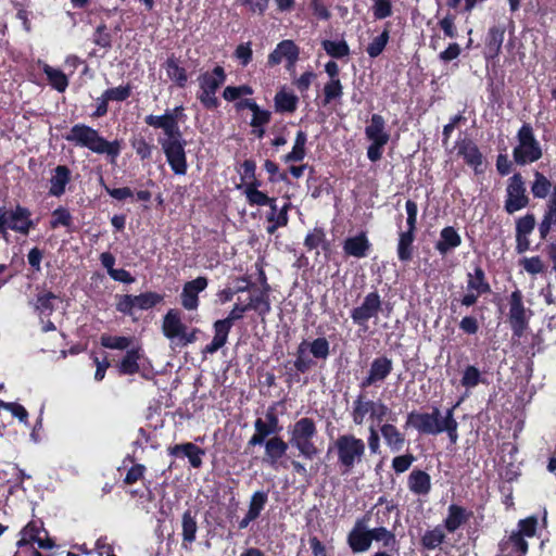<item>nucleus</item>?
Here are the masks:
<instances>
[{
    "label": "nucleus",
    "mask_w": 556,
    "mask_h": 556,
    "mask_svg": "<svg viewBox=\"0 0 556 556\" xmlns=\"http://www.w3.org/2000/svg\"><path fill=\"white\" fill-rule=\"evenodd\" d=\"M265 456L264 462L271 468H277L279 460L286 455L289 443L286 442L281 437L274 435L264 442Z\"/></svg>",
    "instance_id": "obj_23"
},
{
    "label": "nucleus",
    "mask_w": 556,
    "mask_h": 556,
    "mask_svg": "<svg viewBox=\"0 0 556 556\" xmlns=\"http://www.w3.org/2000/svg\"><path fill=\"white\" fill-rule=\"evenodd\" d=\"M390 39V23L388 22L381 31V34L372 39L371 42L366 48V52L371 59L378 58L383 50L386 49V46L388 45Z\"/></svg>",
    "instance_id": "obj_46"
},
{
    "label": "nucleus",
    "mask_w": 556,
    "mask_h": 556,
    "mask_svg": "<svg viewBox=\"0 0 556 556\" xmlns=\"http://www.w3.org/2000/svg\"><path fill=\"white\" fill-rule=\"evenodd\" d=\"M380 432L387 446L392 452H400L404 447L406 443L405 434L401 432L393 424H383L380 427Z\"/></svg>",
    "instance_id": "obj_34"
},
{
    "label": "nucleus",
    "mask_w": 556,
    "mask_h": 556,
    "mask_svg": "<svg viewBox=\"0 0 556 556\" xmlns=\"http://www.w3.org/2000/svg\"><path fill=\"white\" fill-rule=\"evenodd\" d=\"M65 139L96 154H105L112 163L115 162L122 152L121 140L114 139L109 141L100 135L98 129L83 123L72 126Z\"/></svg>",
    "instance_id": "obj_1"
},
{
    "label": "nucleus",
    "mask_w": 556,
    "mask_h": 556,
    "mask_svg": "<svg viewBox=\"0 0 556 556\" xmlns=\"http://www.w3.org/2000/svg\"><path fill=\"white\" fill-rule=\"evenodd\" d=\"M371 11L376 20H384L392 15L393 5L391 0H371Z\"/></svg>",
    "instance_id": "obj_62"
},
{
    "label": "nucleus",
    "mask_w": 556,
    "mask_h": 556,
    "mask_svg": "<svg viewBox=\"0 0 556 556\" xmlns=\"http://www.w3.org/2000/svg\"><path fill=\"white\" fill-rule=\"evenodd\" d=\"M254 433L248 441V446L263 445L269 435H278L262 418H256L254 421Z\"/></svg>",
    "instance_id": "obj_42"
},
{
    "label": "nucleus",
    "mask_w": 556,
    "mask_h": 556,
    "mask_svg": "<svg viewBox=\"0 0 556 556\" xmlns=\"http://www.w3.org/2000/svg\"><path fill=\"white\" fill-rule=\"evenodd\" d=\"M372 542L381 543L386 549L397 552L400 542L396 539L394 530H389L387 527L371 528Z\"/></svg>",
    "instance_id": "obj_38"
},
{
    "label": "nucleus",
    "mask_w": 556,
    "mask_h": 556,
    "mask_svg": "<svg viewBox=\"0 0 556 556\" xmlns=\"http://www.w3.org/2000/svg\"><path fill=\"white\" fill-rule=\"evenodd\" d=\"M207 285L208 279L204 276L187 281L180 294L182 307L188 311L197 309L199 306V293L204 291Z\"/></svg>",
    "instance_id": "obj_18"
},
{
    "label": "nucleus",
    "mask_w": 556,
    "mask_h": 556,
    "mask_svg": "<svg viewBox=\"0 0 556 556\" xmlns=\"http://www.w3.org/2000/svg\"><path fill=\"white\" fill-rule=\"evenodd\" d=\"M307 135L303 130H299L295 135L292 150L282 156L285 163L302 162L306 156Z\"/></svg>",
    "instance_id": "obj_39"
},
{
    "label": "nucleus",
    "mask_w": 556,
    "mask_h": 556,
    "mask_svg": "<svg viewBox=\"0 0 556 556\" xmlns=\"http://www.w3.org/2000/svg\"><path fill=\"white\" fill-rule=\"evenodd\" d=\"M506 28L504 25H493L489 28L485 37V46L502 48Z\"/></svg>",
    "instance_id": "obj_63"
},
{
    "label": "nucleus",
    "mask_w": 556,
    "mask_h": 556,
    "mask_svg": "<svg viewBox=\"0 0 556 556\" xmlns=\"http://www.w3.org/2000/svg\"><path fill=\"white\" fill-rule=\"evenodd\" d=\"M515 162L518 165H525L527 163H533L542 157V149L539 141L522 146L519 154H513Z\"/></svg>",
    "instance_id": "obj_43"
},
{
    "label": "nucleus",
    "mask_w": 556,
    "mask_h": 556,
    "mask_svg": "<svg viewBox=\"0 0 556 556\" xmlns=\"http://www.w3.org/2000/svg\"><path fill=\"white\" fill-rule=\"evenodd\" d=\"M245 305L249 311H254L262 318H265V316L271 311L270 298H267L260 292L251 295Z\"/></svg>",
    "instance_id": "obj_48"
},
{
    "label": "nucleus",
    "mask_w": 556,
    "mask_h": 556,
    "mask_svg": "<svg viewBox=\"0 0 556 556\" xmlns=\"http://www.w3.org/2000/svg\"><path fill=\"white\" fill-rule=\"evenodd\" d=\"M264 169L268 173V181L271 184L286 182L288 181V175L286 172H280L279 166L271 160H265L263 164Z\"/></svg>",
    "instance_id": "obj_64"
},
{
    "label": "nucleus",
    "mask_w": 556,
    "mask_h": 556,
    "mask_svg": "<svg viewBox=\"0 0 556 556\" xmlns=\"http://www.w3.org/2000/svg\"><path fill=\"white\" fill-rule=\"evenodd\" d=\"M106 99L110 101L124 102L132 93V86L130 84L121 85L118 87L108 88L104 90Z\"/></svg>",
    "instance_id": "obj_61"
},
{
    "label": "nucleus",
    "mask_w": 556,
    "mask_h": 556,
    "mask_svg": "<svg viewBox=\"0 0 556 556\" xmlns=\"http://www.w3.org/2000/svg\"><path fill=\"white\" fill-rule=\"evenodd\" d=\"M462 244V237L453 226H446L441 229L440 238L435 243V250L445 256L451 251L457 249Z\"/></svg>",
    "instance_id": "obj_30"
},
{
    "label": "nucleus",
    "mask_w": 556,
    "mask_h": 556,
    "mask_svg": "<svg viewBox=\"0 0 556 556\" xmlns=\"http://www.w3.org/2000/svg\"><path fill=\"white\" fill-rule=\"evenodd\" d=\"M321 47L326 53L333 59H342L350 55V47L344 39L321 41Z\"/></svg>",
    "instance_id": "obj_47"
},
{
    "label": "nucleus",
    "mask_w": 556,
    "mask_h": 556,
    "mask_svg": "<svg viewBox=\"0 0 556 556\" xmlns=\"http://www.w3.org/2000/svg\"><path fill=\"white\" fill-rule=\"evenodd\" d=\"M274 102L276 112L293 113L298 108L299 98L294 93L281 89L276 92Z\"/></svg>",
    "instance_id": "obj_41"
},
{
    "label": "nucleus",
    "mask_w": 556,
    "mask_h": 556,
    "mask_svg": "<svg viewBox=\"0 0 556 556\" xmlns=\"http://www.w3.org/2000/svg\"><path fill=\"white\" fill-rule=\"evenodd\" d=\"M300 48L291 39L281 40L276 48L268 54L267 65L276 66L286 60L287 68L290 70L299 60Z\"/></svg>",
    "instance_id": "obj_17"
},
{
    "label": "nucleus",
    "mask_w": 556,
    "mask_h": 556,
    "mask_svg": "<svg viewBox=\"0 0 556 556\" xmlns=\"http://www.w3.org/2000/svg\"><path fill=\"white\" fill-rule=\"evenodd\" d=\"M72 180V170L66 165H58L50 178L49 195L60 198L66 191V186Z\"/></svg>",
    "instance_id": "obj_27"
},
{
    "label": "nucleus",
    "mask_w": 556,
    "mask_h": 556,
    "mask_svg": "<svg viewBox=\"0 0 556 556\" xmlns=\"http://www.w3.org/2000/svg\"><path fill=\"white\" fill-rule=\"evenodd\" d=\"M181 530L182 546L187 548L197 540L198 532L197 513L190 508L182 514Z\"/></svg>",
    "instance_id": "obj_33"
},
{
    "label": "nucleus",
    "mask_w": 556,
    "mask_h": 556,
    "mask_svg": "<svg viewBox=\"0 0 556 556\" xmlns=\"http://www.w3.org/2000/svg\"><path fill=\"white\" fill-rule=\"evenodd\" d=\"M456 155L472 170L476 175H481L486 168V159L478 144L468 137L458 138L453 147Z\"/></svg>",
    "instance_id": "obj_10"
},
{
    "label": "nucleus",
    "mask_w": 556,
    "mask_h": 556,
    "mask_svg": "<svg viewBox=\"0 0 556 556\" xmlns=\"http://www.w3.org/2000/svg\"><path fill=\"white\" fill-rule=\"evenodd\" d=\"M21 535L22 538L16 543L20 553H25V548L34 547L35 543L41 549H51L55 546L54 540L49 536V532L40 519L29 521L21 530Z\"/></svg>",
    "instance_id": "obj_9"
},
{
    "label": "nucleus",
    "mask_w": 556,
    "mask_h": 556,
    "mask_svg": "<svg viewBox=\"0 0 556 556\" xmlns=\"http://www.w3.org/2000/svg\"><path fill=\"white\" fill-rule=\"evenodd\" d=\"M331 451L336 452L337 465L341 475H349L356 465L363 462L366 454V444L363 439L354 434H341L329 446L328 452Z\"/></svg>",
    "instance_id": "obj_3"
},
{
    "label": "nucleus",
    "mask_w": 556,
    "mask_h": 556,
    "mask_svg": "<svg viewBox=\"0 0 556 556\" xmlns=\"http://www.w3.org/2000/svg\"><path fill=\"white\" fill-rule=\"evenodd\" d=\"M517 139H518L519 144L517 147H515L514 151H513V154H516V155L519 154V152H521L522 146L538 141L535 139L533 128L529 123H525L520 127V129L518 130V134H517Z\"/></svg>",
    "instance_id": "obj_60"
},
{
    "label": "nucleus",
    "mask_w": 556,
    "mask_h": 556,
    "mask_svg": "<svg viewBox=\"0 0 556 556\" xmlns=\"http://www.w3.org/2000/svg\"><path fill=\"white\" fill-rule=\"evenodd\" d=\"M132 342V338L124 337V336H111V334H102L100 338V343L105 349L111 350H128Z\"/></svg>",
    "instance_id": "obj_51"
},
{
    "label": "nucleus",
    "mask_w": 556,
    "mask_h": 556,
    "mask_svg": "<svg viewBox=\"0 0 556 556\" xmlns=\"http://www.w3.org/2000/svg\"><path fill=\"white\" fill-rule=\"evenodd\" d=\"M162 332L168 340H177L176 344L182 348L197 341L199 329L188 331V327L181 320V312L170 308L163 316Z\"/></svg>",
    "instance_id": "obj_7"
},
{
    "label": "nucleus",
    "mask_w": 556,
    "mask_h": 556,
    "mask_svg": "<svg viewBox=\"0 0 556 556\" xmlns=\"http://www.w3.org/2000/svg\"><path fill=\"white\" fill-rule=\"evenodd\" d=\"M231 328L232 326L229 325L228 321H224V319L214 321V337L212 341L203 348V354H214L222 349L227 343Z\"/></svg>",
    "instance_id": "obj_28"
},
{
    "label": "nucleus",
    "mask_w": 556,
    "mask_h": 556,
    "mask_svg": "<svg viewBox=\"0 0 556 556\" xmlns=\"http://www.w3.org/2000/svg\"><path fill=\"white\" fill-rule=\"evenodd\" d=\"M141 358H143V350L140 346L128 349L116 364L118 374L121 376H132L139 372V361Z\"/></svg>",
    "instance_id": "obj_26"
},
{
    "label": "nucleus",
    "mask_w": 556,
    "mask_h": 556,
    "mask_svg": "<svg viewBox=\"0 0 556 556\" xmlns=\"http://www.w3.org/2000/svg\"><path fill=\"white\" fill-rule=\"evenodd\" d=\"M261 180L254 182H245L243 193L247 202L251 206H269V211H277L276 198L268 197L265 192L258 188L262 187Z\"/></svg>",
    "instance_id": "obj_20"
},
{
    "label": "nucleus",
    "mask_w": 556,
    "mask_h": 556,
    "mask_svg": "<svg viewBox=\"0 0 556 556\" xmlns=\"http://www.w3.org/2000/svg\"><path fill=\"white\" fill-rule=\"evenodd\" d=\"M393 361L387 355L375 357L367 370L366 376L361 380L358 387L361 390H366L372 386H380L392 372Z\"/></svg>",
    "instance_id": "obj_15"
},
{
    "label": "nucleus",
    "mask_w": 556,
    "mask_h": 556,
    "mask_svg": "<svg viewBox=\"0 0 556 556\" xmlns=\"http://www.w3.org/2000/svg\"><path fill=\"white\" fill-rule=\"evenodd\" d=\"M407 484L412 493L425 496L431 491V477L427 471L415 468L407 478Z\"/></svg>",
    "instance_id": "obj_31"
},
{
    "label": "nucleus",
    "mask_w": 556,
    "mask_h": 556,
    "mask_svg": "<svg viewBox=\"0 0 556 556\" xmlns=\"http://www.w3.org/2000/svg\"><path fill=\"white\" fill-rule=\"evenodd\" d=\"M529 205V198L526 193V186L520 173H515L509 179L506 188V200L504 208L508 214H514Z\"/></svg>",
    "instance_id": "obj_13"
},
{
    "label": "nucleus",
    "mask_w": 556,
    "mask_h": 556,
    "mask_svg": "<svg viewBox=\"0 0 556 556\" xmlns=\"http://www.w3.org/2000/svg\"><path fill=\"white\" fill-rule=\"evenodd\" d=\"M551 181L540 172H535L534 181L531 186V192L534 198L545 199L551 192Z\"/></svg>",
    "instance_id": "obj_56"
},
{
    "label": "nucleus",
    "mask_w": 556,
    "mask_h": 556,
    "mask_svg": "<svg viewBox=\"0 0 556 556\" xmlns=\"http://www.w3.org/2000/svg\"><path fill=\"white\" fill-rule=\"evenodd\" d=\"M442 525L435 526L433 529L426 530L420 539V545L427 551H433L445 542L446 535Z\"/></svg>",
    "instance_id": "obj_40"
},
{
    "label": "nucleus",
    "mask_w": 556,
    "mask_h": 556,
    "mask_svg": "<svg viewBox=\"0 0 556 556\" xmlns=\"http://www.w3.org/2000/svg\"><path fill=\"white\" fill-rule=\"evenodd\" d=\"M227 75L223 66L217 65L212 71H206L199 75L198 81L200 92L197 98L206 110H215L219 106V100L216 97L217 90L226 81Z\"/></svg>",
    "instance_id": "obj_5"
},
{
    "label": "nucleus",
    "mask_w": 556,
    "mask_h": 556,
    "mask_svg": "<svg viewBox=\"0 0 556 556\" xmlns=\"http://www.w3.org/2000/svg\"><path fill=\"white\" fill-rule=\"evenodd\" d=\"M330 355V342L325 337H318L309 341L303 339L295 351V359L292 365L296 370L290 381L299 382V374H306L317 366V361L326 362Z\"/></svg>",
    "instance_id": "obj_2"
},
{
    "label": "nucleus",
    "mask_w": 556,
    "mask_h": 556,
    "mask_svg": "<svg viewBox=\"0 0 556 556\" xmlns=\"http://www.w3.org/2000/svg\"><path fill=\"white\" fill-rule=\"evenodd\" d=\"M371 243L366 232L362 231L354 237H349L343 242V251L346 256L364 258L368 255Z\"/></svg>",
    "instance_id": "obj_25"
},
{
    "label": "nucleus",
    "mask_w": 556,
    "mask_h": 556,
    "mask_svg": "<svg viewBox=\"0 0 556 556\" xmlns=\"http://www.w3.org/2000/svg\"><path fill=\"white\" fill-rule=\"evenodd\" d=\"M535 217L528 213L516 222V251L521 254L530 249L528 236L534 230Z\"/></svg>",
    "instance_id": "obj_22"
},
{
    "label": "nucleus",
    "mask_w": 556,
    "mask_h": 556,
    "mask_svg": "<svg viewBox=\"0 0 556 556\" xmlns=\"http://www.w3.org/2000/svg\"><path fill=\"white\" fill-rule=\"evenodd\" d=\"M508 323L514 337L521 338L529 327L533 315L532 311L525 306L523 294L519 289L514 290L508 298Z\"/></svg>",
    "instance_id": "obj_8"
},
{
    "label": "nucleus",
    "mask_w": 556,
    "mask_h": 556,
    "mask_svg": "<svg viewBox=\"0 0 556 556\" xmlns=\"http://www.w3.org/2000/svg\"><path fill=\"white\" fill-rule=\"evenodd\" d=\"M460 383L466 389H472L480 383H486V381L482 378L481 371L478 367L475 365H468L463 371Z\"/></svg>",
    "instance_id": "obj_50"
},
{
    "label": "nucleus",
    "mask_w": 556,
    "mask_h": 556,
    "mask_svg": "<svg viewBox=\"0 0 556 556\" xmlns=\"http://www.w3.org/2000/svg\"><path fill=\"white\" fill-rule=\"evenodd\" d=\"M160 144L174 174L185 175L188 169L187 155L185 150L187 142L176 140H160Z\"/></svg>",
    "instance_id": "obj_16"
},
{
    "label": "nucleus",
    "mask_w": 556,
    "mask_h": 556,
    "mask_svg": "<svg viewBox=\"0 0 556 556\" xmlns=\"http://www.w3.org/2000/svg\"><path fill=\"white\" fill-rule=\"evenodd\" d=\"M92 41L94 45L109 50L112 48V35L108 29V26L104 22L100 23L92 36Z\"/></svg>",
    "instance_id": "obj_59"
},
{
    "label": "nucleus",
    "mask_w": 556,
    "mask_h": 556,
    "mask_svg": "<svg viewBox=\"0 0 556 556\" xmlns=\"http://www.w3.org/2000/svg\"><path fill=\"white\" fill-rule=\"evenodd\" d=\"M343 96V86L340 79L329 80L324 86L323 104L327 105L333 101L340 100Z\"/></svg>",
    "instance_id": "obj_55"
},
{
    "label": "nucleus",
    "mask_w": 556,
    "mask_h": 556,
    "mask_svg": "<svg viewBox=\"0 0 556 556\" xmlns=\"http://www.w3.org/2000/svg\"><path fill=\"white\" fill-rule=\"evenodd\" d=\"M435 417L437 412H434V407L431 413H419L417 410H413L407 415L405 427H413L420 434L435 435Z\"/></svg>",
    "instance_id": "obj_21"
},
{
    "label": "nucleus",
    "mask_w": 556,
    "mask_h": 556,
    "mask_svg": "<svg viewBox=\"0 0 556 556\" xmlns=\"http://www.w3.org/2000/svg\"><path fill=\"white\" fill-rule=\"evenodd\" d=\"M42 71L47 76L49 85L53 89L59 92H64L66 90L68 87V78L61 70L45 64Z\"/></svg>",
    "instance_id": "obj_44"
},
{
    "label": "nucleus",
    "mask_w": 556,
    "mask_h": 556,
    "mask_svg": "<svg viewBox=\"0 0 556 556\" xmlns=\"http://www.w3.org/2000/svg\"><path fill=\"white\" fill-rule=\"evenodd\" d=\"M268 502V492L264 490L255 491L250 498L248 511L254 516V518H258L261 513L264 510L266 504Z\"/></svg>",
    "instance_id": "obj_54"
},
{
    "label": "nucleus",
    "mask_w": 556,
    "mask_h": 556,
    "mask_svg": "<svg viewBox=\"0 0 556 556\" xmlns=\"http://www.w3.org/2000/svg\"><path fill=\"white\" fill-rule=\"evenodd\" d=\"M457 405L458 404L451 408H447L444 416H441L440 409L438 407H434V412H437L434 422L435 435L444 433V430H447V428H452V425L457 422V420L454 418V409Z\"/></svg>",
    "instance_id": "obj_53"
},
{
    "label": "nucleus",
    "mask_w": 556,
    "mask_h": 556,
    "mask_svg": "<svg viewBox=\"0 0 556 556\" xmlns=\"http://www.w3.org/2000/svg\"><path fill=\"white\" fill-rule=\"evenodd\" d=\"M372 409H375V402L367 400L364 393H359L353 402L352 420L356 426L364 424L367 414L372 418Z\"/></svg>",
    "instance_id": "obj_35"
},
{
    "label": "nucleus",
    "mask_w": 556,
    "mask_h": 556,
    "mask_svg": "<svg viewBox=\"0 0 556 556\" xmlns=\"http://www.w3.org/2000/svg\"><path fill=\"white\" fill-rule=\"evenodd\" d=\"M382 309V299L377 290L367 293L359 306L351 311V318L357 326L367 329L369 319L376 318Z\"/></svg>",
    "instance_id": "obj_14"
},
{
    "label": "nucleus",
    "mask_w": 556,
    "mask_h": 556,
    "mask_svg": "<svg viewBox=\"0 0 556 556\" xmlns=\"http://www.w3.org/2000/svg\"><path fill=\"white\" fill-rule=\"evenodd\" d=\"M136 307L148 311L163 302L164 296L160 293L148 291L134 295Z\"/></svg>",
    "instance_id": "obj_52"
},
{
    "label": "nucleus",
    "mask_w": 556,
    "mask_h": 556,
    "mask_svg": "<svg viewBox=\"0 0 556 556\" xmlns=\"http://www.w3.org/2000/svg\"><path fill=\"white\" fill-rule=\"evenodd\" d=\"M317 433L315 420L309 417H302L289 429L288 443L296 448L305 459L313 460L319 454V448L314 443Z\"/></svg>",
    "instance_id": "obj_4"
},
{
    "label": "nucleus",
    "mask_w": 556,
    "mask_h": 556,
    "mask_svg": "<svg viewBox=\"0 0 556 556\" xmlns=\"http://www.w3.org/2000/svg\"><path fill=\"white\" fill-rule=\"evenodd\" d=\"M416 232L410 230H400L396 245L397 258L402 263H408L414 256V241Z\"/></svg>",
    "instance_id": "obj_32"
},
{
    "label": "nucleus",
    "mask_w": 556,
    "mask_h": 556,
    "mask_svg": "<svg viewBox=\"0 0 556 556\" xmlns=\"http://www.w3.org/2000/svg\"><path fill=\"white\" fill-rule=\"evenodd\" d=\"M472 515L473 513L471 510H467L465 507L457 504H451L447 507V515L444 518L442 526L448 533H454L462 526L467 523Z\"/></svg>",
    "instance_id": "obj_24"
},
{
    "label": "nucleus",
    "mask_w": 556,
    "mask_h": 556,
    "mask_svg": "<svg viewBox=\"0 0 556 556\" xmlns=\"http://www.w3.org/2000/svg\"><path fill=\"white\" fill-rule=\"evenodd\" d=\"M167 77L179 88H185L188 83V74L185 67L179 65V61L175 55H170L164 63Z\"/></svg>",
    "instance_id": "obj_36"
},
{
    "label": "nucleus",
    "mask_w": 556,
    "mask_h": 556,
    "mask_svg": "<svg viewBox=\"0 0 556 556\" xmlns=\"http://www.w3.org/2000/svg\"><path fill=\"white\" fill-rule=\"evenodd\" d=\"M371 517V511H366L362 517H358L346 536V543L354 554L367 552L372 544L371 529L368 528V522Z\"/></svg>",
    "instance_id": "obj_11"
},
{
    "label": "nucleus",
    "mask_w": 556,
    "mask_h": 556,
    "mask_svg": "<svg viewBox=\"0 0 556 556\" xmlns=\"http://www.w3.org/2000/svg\"><path fill=\"white\" fill-rule=\"evenodd\" d=\"M129 142L141 162L151 160L154 146L148 142L143 136H135Z\"/></svg>",
    "instance_id": "obj_49"
},
{
    "label": "nucleus",
    "mask_w": 556,
    "mask_h": 556,
    "mask_svg": "<svg viewBox=\"0 0 556 556\" xmlns=\"http://www.w3.org/2000/svg\"><path fill=\"white\" fill-rule=\"evenodd\" d=\"M58 296L51 291H45L37 294L34 308L35 312L39 315L40 321H43V318H50V316L55 311L54 300Z\"/></svg>",
    "instance_id": "obj_37"
},
{
    "label": "nucleus",
    "mask_w": 556,
    "mask_h": 556,
    "mask_svg": "<svg viewBox=\"0 0 556 556\" xmlns=\"http://www.w3.org/2000/svg\"><path fill=\"white\" fill-rule=\"evenodd\" d=\"M324 245V249H327L328 242H326V233L325 230L320 227H315L312 231H309L304 239V247L312 251L317 249L319 245Z\"/></svg>",
    "instance_id": "obj_57"
},
{
    "label": "nucleus",
    "mask_w": 556,
    "mask_h": 556,
    "mask_svg": "<svg viewBox=\"0 0 556 556\" xmlns=\"http://www.w3.org/2000/svg\"><path fill=\"white\" fill-rule=\"evenodd\" d=\"M4 214L7 229L13 230L23 236H28L37 223L31 219V212L28 207L16 204L14 208L0 207Z\"/></svg>",
    "instance_id": "obj_12"
},
{
    "label": "nucleus",
    "mask_w": 556,
    "mask_h": 556,
    "mask_svg": "<svg viewBox=\"0 0 556 556\" xmlns=\"http://www.w3.org/2000/svg\"><path fill=\"white\" fill-rule=\"evenodd\" d=\"M167 453L169 456L173 457H187L190 466L195 469L202 467V457L205 455V451L192 442H186L168 446Z\"/></svg>",
    "instance_id": "obj_19"
},
{
    "label": "nucleus",
    "mask_w": 556,
    "mask_h": 556,
    "mask_svg": "<svg viewBox=\"0 0 556 556\" xmlns=\"http://www.w3.org/2000/svg\"><path fill=\"white\" fill-rule=\"evenodd\" d=\"M291 206L290 202H287L280 210L279 215H276V211H269L266 215L269 225L266 228L267 233L274 235L280 227H286L289 222L288 211Z\"/></svg>",
    "instance_id": "obj_45"
},
{
    "label": "nucleus",
    "mask_w": 556,
    "mask_h": 556,
    "mask_svg": "<svg viewBox=\"0 0 556 556\" xmlns=\"http://www.w3.org/2000/svg\"><path fill=\"white\" fill-rule=\"evenodd\" d=\"M466 293L459 299H454L451 303L452 312L456 311V303L462 306L471 307L477 304L479 298L491 292V286L488 281L484 269L477 264L472 271L466 275Z\"/></svg>",
    "instance_id": "obj_6"
},
{
    "label": "nucleus",
    "mask_w": 556,
    "mask_h": 556,
    "mask_svg": "<svg viewBox=\"0 0 556 556\" xmlns=\"http://www.w3.org/2000/svg\"><path fill=\"white\" fill-rule=\"evenodd\" d=\"M365 136L370 142L387 144L390 134L386 130V121L380 114H372L369 124L365 127Z\"/></svg>",
    "instance_id": "obj_29"
},
{
    "label": "nucleus",
    "mask_w": 556,
    "mask_h": 556,
    "mask_svg": "<svg viewBox=\"0 0 556 556\" xmlns=\"http://www.w3.org/2000/svg\"><path fill=\"white\" fill-rule=\"evenodd\" d=\"M73 223V217L68 208L59 206L52 212V219L50 222L51 228L55 229L60 226L70 228Z\"/></svg>",
    "instance_id": "obj_58"
}]
</instances>
